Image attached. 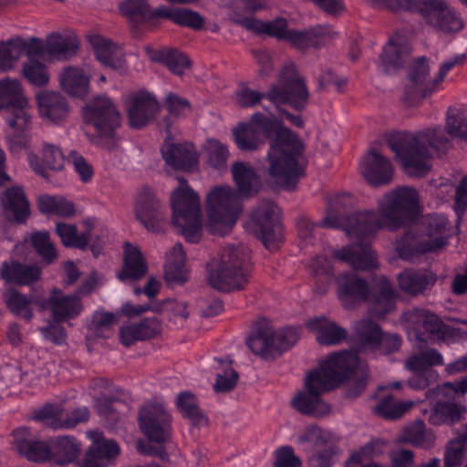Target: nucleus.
I'll list each match as a JSON object with an SVG mask.
<instances>
[{
	"label": "nucleus",
	"instance_id": "f257e3e1",
	"mask_svg": "<svg viewBox=\"0 0 467 467\" xmlns=\"http://www.w3.org/2000/svg\"><path fill=\"white\" fill-rule=\"evenodd\" d=\"M234 141L242 150H256L270 139L268 173L279 186L291 190L302 174L299 164L302 144L296 134L275 119L256 112L250 120L234 130Z\"/></svg>",
	"mask_w": 467,
	"mask_h": 467
},
{
	"label": "nucleus",
	"instance_id": "f03ea898",
	"mask_svg": "<svg viewBox=\"0 0 467 467\" xmlns=\"http://www.w3.org/2000/svg\"><path fill=\"white\" fill-rule=\"evenodd\" d=\"M377 204L378 213L367 210L341 218L337 216L335 203L321 224L329 228L341 227L352 237L369 238L381 229L398 230L413 220L420 211L418 191L408 186L397 187L386 192Z\"/></svg>",
	"mask_w": 467,
	"mask_h": 467
},
{
	"label": "nucleus",
	"instance_id": "7ed1b4c3",
	"mask_svg": "<svg viewBox=\"0 0 467 467\" xmlns=\"http://www.w3.org/2000/svg\"><path fill=\"white\" fill-rule=\"evenodd\" d=\"M360 377L353 381L347 395L350 398L359 396L367 385V370L353 351H341L327 357L319 367L308 373L305 379L306 391L299 392L292 400L294 408L303 414L321 417L330 410L328 404L320 396L344 380Z\"/></svg>",
	"mask_w": 467,
	"mask_h": 467
},
{
	"label": "nucleus",
	"instance_id": "20e7f679",
	"mask_svg": "<svg viewBox=\"0 0 467 467\" xmlns=\"http://www.w3.org/2000/svg\"><path fill=\"white\" fill-rule=\"evenodd\" d=\"M388 143L404 171L410 176L421 177L431 169L430 149L444 148L448 139L440 129H427L415 134L393 135L389 139Z\"/></svg>",
	"mask_w": 467,
	"mask_h": 467
},
{
	"label": "nucleus",
	"instance_id": "39448f33",
	"mask_svg": "<svg viewBox=\"0 0 467 467\" xmlns=\"http://www.w3.org/2000/svg\"><path fill=\"white\" fill-rule=\"evenodd\" d=\"M338 298L346 308L354 303L366 301L370 313L377 317H384L395 308L397 294L385 276L373 281L372 291L367 282L355 274H343L337 279Z\"/></svg>",
	"mask_w": 467,
	"mask_h": 467
},
{
	"label": "nucleus",
	"instance_id": "423d86ee",
	"mask_svg": "<svg viewBox=\"0 0 467 467\" xmlns=\"http://www.w3.org/2000/svg\"><path fill=\"white\" fill-rule=\"evenodd\" d=\"M208 282L215 289H242L250 276V251L244 245L224 247L207 266Z\"/></svg>",
	"mask_w": 467,
	"mask_h": 467
},
{
	"label": "nucleus",
	"instance_id": "0eeeda50",
	"mask_svg": "<svg viewBox=\"0 0 467 467\" xmlns=\"http://www.w3.org/2000/svg\"><path fill=\"white\" fill-rule=\"evenodd\" d=\"M178 182L171 196L172 223L188 242L198 243L202 230L201 201L186 180L178 178Z\"/></svg>",
	"mask_w": 467,
	"mask_h": 467
},
{
	"label": "nucleus",
	"instance_id": "6e6552de",
	"mask_svg": "<svg viewBox=\"0 0 467 467\" xmlns=\"http://www.w3.org/2000/svg\"><path fill=\"white\" fill-rule=\"evenodd\" d=\"M426 233L416 234L407 232L396 244L399 256L406 261H412L420 254L436 251L446 244L449 222L443 214H432L424 220Z\"/></svg>",
	"mask_w": 467,
	"mask_h": 467
},
{
	"label": "nucleus",
	"instance_id": "1a4fd4ad",
	"mask_svg": "<svg viewBox=\"0 0 467 467\" xmlns=\"http://www.w3.org/2000/svg\"><path fill=\"white\" fill-rule=\"evenodd\" d=\"M242 196L231 186L213 187L206 196L209 228L214 234H228L242 213Z\"/></svg>",
	"mask_w": 467,
	"mask_h": 467
},
{
	"label": "nucleus",
	"instance_id": "9d476101",
	"mask_svg": "<svg viewBox=\"0 0 467 467\" xmlns=\"http://www.w3.org/2000/svg\"><path fill=\"white\" fill-rule=\"evenodd\" d=\"M309 97L306 83L297 74L293 63L284 66L278 76V83L273 85L267 92V99L277 109L286 104L298 111L306 108Z\"/></svg>",
	"mask_w": 467,
	"mask_h": 467
},
{
	"label": "nucleus",
	"instance_id": "9b49d317",
	"mask_svg": "<svg viewBox=\"0 0 467 467\" xmlns=\"http://www.w3.org/2000/svg\"><path fill=\"white\" fill-rule=\"evenodd\" d=\"M298 338L299 333L296 328L275 330L265 323L248 338L247 345L255 355L268 358L288 349Z\"/></svg>",
	"mask_w": 467,
	"mask_h": 467
},
{
	"label": "nucleus",
	"instance_id": "f8f14e48",
	"mask_svg": "<svg viewBox=\"0 0 467 467\" xmlns=\"http://www.w3.org/2000/svg\"><path fill=\"white\" fill-rule=\"evenodd\" d=\"M83 117L92 125L100 138L111 139L120 127L121 116L116 105L107 96H98L83 109Z\"/></svg>",
	"mask_w": 467,
	"mask_h": 467
},
{
	"label": "nucleus",
	"instance_id": "ddd939ff",
	"mask_svg": "<svg viewBox=\"0 0 467 467\" xmlns=\"http://www.w3.org/2000/svg\"><path fill=\"white\" fill-rule=\"evenodd\" d=\"M279 210L271 202H262L252 213L247 227L269 250L277 248L282 241L281 226L278 223Z\"/></svg>",
	"mask_w": 467,
	"mask_h": 467
},
{
	"label": "nucleus",
	"instance_id": "4468645a",
	"mask_svg": "<svg viewBox=\"0 0 467 467\" xmlns=\"http://www.w3.org/2000/svg\"><path fill=\"white\" fill-rule=\"evenodd\" d=\"M33 109L26 97H20L16 101L9 103L5 112V119L12 131L7 135V142L11 151L17 148H27L28 139L20 133L31 128Z\"/></svg>",
	"mask_w": 467,
	"mask_h": 467
},
{
	"label": "nucleus",
	"instance_id": "2eb2a0df",
	"mask_svg": "<svg viewBox=\"0 0 467 467\" xmlns=\"http://www.w3.org/2000/svg\"><path fill=\"white\" fill-rule=\"evenodd\" d=\"M139 420L142 431L150 441L163 442L170 437L171 418L162 403L144 405Z\"/></svg>",
	"mask_w": 467,
	"mask_h": 467
},
{
	"label": "nucleus",
	"instance_id": "dca6fc26",
	"mask_svg": "<svg viewBox=\"0 0 467 467\" xmlns=\"http://www.w3.org/2000/svg\"><path fill=\"white\" fill-rule=\"evenodd\" d=\"M402 323L411 341L425 342L441 332L442 323L439 317L423 309L407 311L402 316Z\"/></svg>",
	"mask_w": 467,
	"mask_h": 467
},
{
	"label": "nucleus",
	"instance_id": "f3484780",
	"mask_svg": "<svg viewBox=\"0 0 467 467\" xmlns=\"http://www.w3.org/2000/svg\"><path fill=\"white\" fill-rule=\"evenodd\" d=\"M355 336L362 348L378 349L390 353L397 351L401 346L400 336L384 335L379 326L369 319L360 320L353 326Z\"/></svg>",
	"mask_w": 467,
	"mask_h": 467
},
{
	"label": "nucleus",
	"instance_id": "a211bd4d",
	"mask_svg": "<svg viewBox=\"0 0 467 467\" xmlns=\"http://www.w3.org/2000/svg\"><path fill=\"white\" fill-rule=\"evenodd\" d=\"M130 125L135 129L147 126L158 114L160 106L150 93L138 91L128 95L124 101Z\"/></svg>",
	"mask_w": 467,
	"mask_h": 467
},
{
	"label": "nucleus",
	"instance_id": "6ab92c4d",
	"mask_svg": "<svg viewBox=\"0 0 467 467\" xmlns=\"http://www.w3.org/2000/svg\"><path fill=\"white\" fill-rule=\"evenodd\" d=\"M136 219L148 230L156 232L164 220V206L155 192L149 187H142L137 195L134 206Z\"/></svg>",
	"mask_w": 467,
	"mask_h": 467
},
{
	"label": "nucleus",
	"instance_id": "aec40b11",
	"mask_svg": "<svg viewBox=\"0 0 467 467\" xmlns=\"http://www.w3.org/2000/svg\"><path fill=\"white\" fill-rule=\"evenodd\" d=\"M359 170L365 180L374 187L389 184L393 181L394 168L390 161L375 149L362 158Z\"/></svg>",
	"mask_w": 467,
	"mask_h": 467
},
{
	"label": "nucleus",
	"instance_id": "412c9836",
	"mask_svg": "<svg viewBox=\"0 0 467 467\" xmlns=\"http://www.w3.org/2000/svg\"><path fill=\"white\" fill-rule=\"evenodd\" d=\"M421 15L426 21L444 32H458L463 22L445 0L425 2Z\"/></svg>",
	"mask_w": 467,
	"mask_h": 467
},
{
	"label": "nucleus",
	"instance_id": "4be33fe9",
	"mask_svg": "<svg viewBox=\"0 0 467 467\" xmlns=\"http://www.w3.org/2000/svg\"><path fill=\"white\" fill-rule=\"evenodd\" d=\"M87 437L91 441V445L87 452L88 464L90 467H108L120 453L119 444L104 437L99 431H89Z\"/></svg>",
	"mask_w": 467,
	"mask_h": 467
},
{
	"label": "nucleus",
	"instance_id": "5701e85b",
	"mask_svg": "<svg viewBox=\"0 0 467 467\" xmlns=\"http://www.w3.org/2000/svg\"><path fill=\"white\" fill-rule=\"evenodd\" d=\"M430 67L425 58L417 59L410 70V84L405 88V99L410 105L415 104L433 91L438 84L433 80H427Z\"/></svg>",
	"mask_w": 467,
	"mask_h": 467
},
{
	"label": "nucleus",
	"instance_id": "b1692460",
	"mask_svg": "<svg viewBox=\"0 0 467 467\" xmlns=\"http://www.w3.org/2000/svg\"><path fill=\"white\" fill-rule=\"evenodd\" d=\"M15 446L18 452L32 462L51 460V447L45 441L36 440L26 427L13 431Z\"/></svg>",
	"mask_w": 467,
	"mask_h": 467
},
{
	"label": "nucleus",
	"instance_id": "393cba45",
	"mask_svg": "<svg viewBox=\"0 0 467 467\" xmlns=\"http://www.w3.org/2000/svg\"><path fill=\"white\" fill-rule=\"evenodd\" d=\"M161 152L165 162L176 170L189 171L197 167L198 155L192 143H174L166 140Z\"/></svg>",
	"mask_w": 467,
	"mask_h": 467
},
{
	"label": "nucleus",
	"instance_id": "a878e982",
	"mask_svg": "<svg viewBox=\"0 0 467 467\" xmlns=\"http://www.w3.org/2000/svg\"><path fill=\"white\" fill-rule=\"evenodd\" d=\"M41 153L42 159H39L38 155L33 151L27 153L28 165L36 174L47 178V170L56 171L63 170L65 158L57 146L44 142Z\"/></svg>",
	"mask_w": 467,
	"mask_h": 467
},
{
	"label": "nucleus",
	"instance_id": "bb28decb",
	"mask_svg": "<svg viewBox=\"0 0 467 467\" xmlns=\"http://www.w3.org/2000/svg\"><path fill=\"white\" fill-rule=\"evenodd\" d=\"M40 117L47 122L58 124L66 120L69 109L67 99L56 91H43L36 95Z\"/></svg>",
	"mask_w": 467,
	"mask_h": 467
},
{
	"label": "nucleus",
	"instance_id": "cd10ccee",
	"mask_svg": "<svg viewBox=\"0 0 467 467\" xmlns=\"http://www.w3.org/2000/svg\"><path fill=\"white\" fill-rule=\"evenodd\" d=\"M89 413L86 407L73 410L65 420H62L61 410L57 406L47 405L36 411L35 420H44L53 429H71L88 420Z\"/></svg>",
	"mask_w": 467,
	"mask_h": 467
},
{
	"label": "nucleus",
	"instance_id": "c85d7f7f",
	"mask_svg": "<svg viewBox=\"0 0 467 467\" xmlns=\"http://www.w3.org/2000/svg\"><path fill=\"white\" fill-rule=\"evenodd\" d=\"M335 261L347 263L355 269L377 267V257L368 244H356L333 252Z\"/></svg>",
	"mask_w": 467,
	"mask_h": 467
},
{
	"label": "nucleus",
	"instance_id": "c756f323",
	"mask_svg": "<svg viewBox=\"0 0 467 467\" xmlns=\"http://www.w3.org/2000/svg\"><path fill=\"white\" fill-rule=\"evenodd\" d=\"M47 307L57 322L74 318L82 310L78 296H67L59 290H53L47 300Z\"/></svg>",
	"mask_w": 467,
	"mask_h": 467
},
{
	"label": "nucleus",
	"instance_id": "7c9ffc66",
	"mask_svg": "<svg viewBox=\"0 0 467 467\" xmlns=\"http://www.w3.org/2000/svg\"><path fill=\"white\" fill-rule=\"evenodd\" d=\"M410 48L407 37L396 33L389 37L380 55V66L389 72L398 68L409 54Z\"/></svg>",
	"mask_w": 467,
	"mask_h": 467
},
{
	"label": "nucleus",
	"instance_id": "2f4dec72",
	"mask_svg": "<svg viewBox=\"0 0 467 467\" xmlns=\"http://www.w3.org/2000/svg\"><path fill=\"white\" fill-rule=\"evenodd\" d=\"M0 275L6 283L28 285L40 278L41 270L34 265L21 264L16 261L4 262Z\"/></svg>",
	"mask_w": 467,
	"mask_h": 467
},
{
	"label": "nucleus",
	"instance_id": "473e14b6",
	"mask_svg": "<svg viewBox=\"0 0 467 467\" xmlns=\"http://www.w3.org/2000/svg\"><path fill=\"white\" fill-rule=\"evenodd\" d=\"M88 40L98 60L103 65L118 70L125 68L121 50L109 39L99 35H93L88 36Z\"/></svg>",
	"mask_w": 467,
	"mask_h": 467
},
{
	"label": "nucleus",
	"instance_id": "72a5a7b5",
	"mask_svg": "<svg viewBox=\"0 0 467 467\" xmlns=\"http://www.w3.org/2000/svg\"><path fill=\"white\" fill-rule=\"evenodd\" d=\"M161 330V323L156 317L145 318L139 323L123 326L120 328V340L129 347L137 341L155 337Z\"/></svg>",
	"mask_w": 467,
	"mask_h": 467
},
{
	"label": "nucleus",
	"instance_id": "f704fd0d",
	"mask_svg": "<svg viewBox=\"0 0 467 467\" xmlns=\"http://www.w3.org/2000/svg\"><path fill=\"white\" fill-rule=\"evenodd\" d=\"M335 35L336 33L329 26H318L303 31L290 29L285 41L296 47L306 48L324 44Z\"/></svg>",
	"mask_w": 467,
	"mask_h": 467
},
{
	"label": "nucleus",
	"instance_id": "c9c22d12",
	"mask_svg": "<svg viewBox=\"0 0 467 467\" xmlns=\"http://www.w3.org/2000/svg\"><path fill=\"white\" fill-rule=\"evenodd\" d=\"M306 327L314 332L321 345H337L346 339L347 331L325 317H316L306 322Z\"/></svg>",
	"mask_w": 467,
	"mask_h": 467
},
{
	"label": "nucleus",
	"instance_id": "e433bc0d",
	"mask_svg": "<svg viewBox=\"0 0 467 467\" xmlns=\"http://www.w3.org/2000/svg\"><path fill=\"white\" fill-rule=\"evenodd\" d=\"M4 209L12 213L17 222H23L29 215L30 206L24 189L20 185H13L1 193Z\"/></svg>",
	"mask_w": 467,
	"mask_h": 467
},
{
	"label": "nucleus",
	"instance_id": "4c0bfd02",
	"mask_svg": "<svg viewBox=\"0 0 467 467\" xmlns=\"http://www.w3.org/2000/svg\"><path fill=\"white\" fill-rule=\"evenodd\" d=\"M231 171L237 186V192L244 198L256 194L260 188V180L254 168L244 161L232 165Z\"/></svg>",
	"mask_w": 467,
	"mask_h": 467
},
{
	"label": "nucleus",
	"instance_id": "58836bf2",
	"mask_svg": "<svg viewBox=\"0 0 467 467\" xmlns=\"http://www.w3.org/2000/svg\"><path fill=\"white\" fill-rule=\"evenodd\" d=\"M59 84L67 94L83 97L88 92L89 78L82 68L69 66L64 67L60 72Z\"/></svg>",
	"mask_w": 467,
	"mask_h": 467
},
{
	"label": "nucleus",
	"instance_id": "ea45409f",
	"mask_svg": "<svg viewBox=\"0 0 467 467\" xmlns=\"http://www.w3.org/2000/svg\"><path fill=\"white\" fill-rule=\"evenodd\" d=\"M78 48V41L73 35L51 33L47 36V53L49 57L67 60L72 57Z\"/></svg>",
	"mask_w": 467,
	"mask_h": 467
},
{
	"label": "nucleus",
	"instance_id": "a19ab883",
	"mask_svg": "<svg viewBox=\"0 0 467 467\" xmlns=\"http://www.w3.org/2000/svg\"><path fill=\"white\" fill-rule=\"evenodd\" d=\"M399 285L408 294L417 295L436 282L435 275L428 271L407 269L398 275Z\"/></svg>",
	"mask_w": 467,
	"mask_h": 467
},
{
	"label": "nucleus",
	"instance_id": "79ce46f5",
	"mask_svg": "<svg viewBox=\"0 0 467 467\" xmlns=\"http://www.w3.org/2000/svg\"><path fill=\"white\" fill-rule=\"evenodd\" d=\"M147 272V265L140 250L127 244L124 246V265L118 277L122 282L140 279Z\"/></svg>",
	"mask_w": 467,
	"mask_h": 467
},
{
	"label": "nucleus",
	"instance_id": "37998d69",
	"mask_svg": "<svg viewBox=\"0 0 467 467\" xmlns=\"http://www.w3.org/2000/svg\"><path fill=\"white\" fill-rule=\"evenodd\" d=\"M188 278L185 254L181 244H176L166 255L165 279L170 284H182Z\"/></svg>",
	"mask_w": 467,
	"mask_h": 467
},
{
	"label": "nucleus",
	"instance_id": "c03bdc74",
	"mask_svg": "<svg viewBox=\"0 0 467 467\" xmlns=\"http://www.w3.org/2000/svg\"><path fill=\"white\" fill-rule=\"evenodd\" d=\"M463 411L464 409L454 402L439 400L431 411L429 422L432 425L454 423Z\"/></svg>",
	"mask_w": 467,
	"mask_h": 467
},
{
	"label": "nucleus",
	"instance_id": "a18cd8bd",
	"mask_svg": "<svg viewBox=\"0 0 467 467\" xmlns=\"http://www.w3.org/2000/svg\"><path fill=\"white\" fill-rule=\"evenodd\" d=\"M413 405L414 402L411 400H398L389 395L380 400L374 407L373 411L387 420H396L409 411Z\"/></svg>",
	"mask_w": 467,
	"mask_h": 467
},
{
	"label": "nucleus",
	"instance_id": "49530a36",
	"mask_svg": "<svg viewBox=\"0 0 467 467\" xmlns=\"http://www.w3.org/2000/svg\"><path fill=\"white\" fill-rule=\"evenodd\" d=\"M38 208L44 213L70 217L75 213L72 202L62 196L43 195L38 199Z\"/></svg>",
	"mask_w": 467,
	"mask_h": 467
},
{
	"label": "nucleus",
	"instance_id": "de8ad7c7",
	"mask_svg": "<svg viewBox=\"0 0 467 467\" xmlns=\"http://www.w3.org/2000/svg\"><path fill=\"white\" fill-rule=\"evenodd\" d=\"M56 230L61 239V242L66 246L84 249L92 240V234L90 231H86L81 234H78L77 227L74 224L57 223Z\"/></svg>",
	"mask_w": 467,
	"mask_h": 467
},
{
	"label": "nucleus",
	"instance_id": "09e8293b",
	"mask_svg": "<svg viewBox=\"0 0 467 467\" xmlns=\"http://www.w3.org/2000/svg\"><path fill=\"white\" fill-rule=\"evenodd\" d=\"M218 362V373L213 385L216 392H226L232 390L237 384L238 373L232 368L233 361L229 358H216Z\"/></svg>",
	"mask_w": 467,
	"mask_h": 467
},
{
	"label": "nucleus",
	"instance_id": "8fccbe9b",
	"mask_svg": "<svg viewBox=\"0 0 467 467\" xmlns=\"http://www.w3.org/2000/svg\"><path fill=\"white\" fill-rule=\"evenodd\" d=\"M79 449L74 439L64 436L58 438L51 447V460L58 464L71 462L78 456Z\"/></svg>",
	"mask_w": 467,
	"mask_h": 467
},
{
	"label": "nucleus",
	"instance_id": "3c124183",
	"mask_svg": "<svg viewBox=\"0 0 467 467\" xmlns=\"http://www.w3.org/2000/svg\"><path fill=\"white\" fill-rule=\"evenodd\" d=\"M404 440L415 446L430 448L435 442V435L431 430L425 429L422 420H416L405 429Z\"/></svg>",
	"mask_w": 467,
	"mask_h": 467
},
{
	"label": "nucleus",
	"instance_id": "603ef678",
	"mask_svg": "<svg viewBox=\"0 0 467 467\" xmlns=\"http://www.w3.org/2000/svg\"><path fill=\"white\" fill-rule=\"evenodd\" d=\"M332 439L329 431L317 425L306 426L297 436V443L305 450L320 447L328 443Z\"/></svg>",
	"mask_w": 467,
	"mask_h": 467
},
{
	"label": "nucleus",
	"instance_id": "864d4df0",
	"mask_svg": "<svg viewBox=\"0 0 467 467\" xmlns=\"http://www.w3.org/2000/svg\"><path fill=\"white\" fill-rule=\"evenodd\" d=\"M177 406L182 414L193 424L203 425L207 420L199 408L197 400L191 392H182L177 398Z\"/></svg>",
	"mask_w": 467,
	"mask_h": 467
},
{
	"label": "nucleus",
	"instance_id": "5fc2aeb1",
	"mask_svg": "<svg viewBox=\"0 0 467 467\" xmlns=\"http://www.w3.org/2000/svg\"><path fill=\"white\" fill-rule=\"evenodd\" d=\"M246 26L255 32L265 33L283 40H285L290 30L287 28L286 20L284 18H277L269 23H263L262 21L252 19L246 22Z\"/></svg>",
	"mask_w": 467,
	"mask_h": 467
},
{
	"label": "nucleus",
	"instance_id": "6e6d98bb",
	"mask_svg": "<svg viewBox=\"0 0 467 467\" xmlns=\"http://www.w3.org/2000/svg\"><path fill=\"white\" fill-rule=\"evenodd\" d=\"M120 13L133 22L150 19L151 8L146 0H125L119 4Z\"/></svg>",
	"mask_w": 467,
	"mask_h": 467
},
{
	"label": "nucleus",
	"instance_id": "4d7b16f0",
	"mask_svg": "<svg viewBox=\"0 0 467 467\" xmlns=\"http://www.w3.org/2000/svg\"><path fill=\"white\" fill-rule=\"evenodd\" d=\"M207 161L211 167L216 170L226 169L229 151L227 146L215 139L206 141Z\"/></svg>",
	"mask_w": 467,
	"mask_h": 467
},
{
	"label": "nucleus",
	"instance_id": "13d9d810",
	"mask_svg": "<svg viewBox=\"0 0 467 467\" xmlns=\"http://www.w3.org/2000/svg\"><path fill=\"white\" fill-rule=\"evenodd\" d=\"M7 307L16 315L30 320L33 313L30 308V300L15 289H9L4 294Z\"/></svg>",
	"mask_w": 467,
	"mask_h": 467
},
{
	"label": "nucleus",
	"instance_id": "bf43d9fd",
	"mask_svg": "<svg viewBox=\"0 0 467 467\" xmlns=\"http://www.w3.org/2000/svg\"><path fill=\"white\" fill-rule=\"evenodd\" d=\"M31 243L36 252L47 264L53 263L57 258L55 245L47 232L35 233L31 236Z\"/></svg>",
	"mask_w": 467,
	"mask_h": 467
},
{
	"label": "nucleus",
	"instance_id": "052dcab7",
	"mask_svg": "<svg viewBox=\"0 0 467 467\" xmlns=\"http://www.w3.org/2000/svg\"><path fill=\"white\" fill-rule=\"evenodd\" d=\"M23 75L32 85L36 87L45 86L49 81L47 67L36 59H28L24 64Z\"/></svg>",
	"mask_w": 467,
	"mask_h": 467
},
{
	"label": "nucleus",
	"instance_id": "680f3d73",
	"mask_svg": "<svg viewBox=\"0 0 467 467\" xmlns=\"http://www.w3.org/2000/svg\"><path fill=\"white\" fill-rule=\"evenodd\" d=\"M457 393H467V376L453 383L447 382L437 386L435 389H429L426 396L427 398L437 397L452 399Z\"/></svg>",
	"mask_w": 467,
	"mask_h": 467
},
{
	"label": "nucleus",
	"instance_id": "e2e57ef3",
	"mask_svg": "<svg viewBox=\"0 0 467 467\" xmlns=\"http://www.w3.org/2000/svg\"><path fill=\"white\" fill-rule=\"evenodd\" d=\"M447 132L455 138L467 140V119L455 109H450L447 113Z\"/></svg>",
	"mask_w": 467,
	"mask_h": 467
},
{
	"label": "nucleus",
	"instance_id": "0e129e2a",
	"mask_svg": "<svg viewBox=\"0 0 467 467\" xmlns=\"http://www.w3.org/2000/svg\"><path fill=\"white\" fill-rule=\"evenodd\" d=\"M162 62L171 72L181 75L190 65L189 59L183 54L176 51H163L156 58Z\"/></svg>",
	"mask_w": 467,
	"mask_h": 467
},
{
	"label": "nucleus",
	"instance_id": "69168bd1",
	"mask_svg": "<svg viewBox=\"0 0 467 467\" xmlns=\"http://www.w3.org/2000/svg\"><path fill=\"white\" fill-rule=\"evenodd\" d=\"M467 450L459 441H449L444 453V467H459L466 459Z\"/></svg>",
	"mask_w": 467,
	"mask_h": 467
},
{
	"label": "nucleus",
	"instance_id": "338daca9",
	"mask_svg": "<svg viewBox=\"0 0 467 467\" xmlns=\"http://www.w3.org/2000/svg\"><path fill=\"white\" fill-rule=\"evenodd\" d=\"M67 161L72 164L74 171L83 182H88L92 179L93 168L82 155L77 151H71L67 156Z\"/></svg>",
	"mask_w": 467,
	"mask_h": 467
},
{
	"label": "nucleus",
	"instance_id": "774afa93",
	"mask_svg": "<svg viewBox=\"0 0 467 467\" xmlns=\"http://www.w3.org/2000/svg\"><path fill=\"white\" fill-rule=\"evenodd\" d=\"M20 55V48L15 42L0 43V70L5 71L13 67Z\"/></svg>",
	"mask_w": 467,
	"mask_h": 467
}]
</instances>
